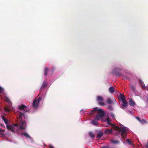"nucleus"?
<instances>
[{"mask_svg":"<svg viewBox=\"0 0 148 148\" xmlns=\"http://www.w3.org/2000/svg\"><path fill=\"white\" fill-rule=\"evenodd\" d=\"M146 148H148V143H147V145L146 146Z\"/></svg>","mask_w":148,"mask_h":148,"instance_id":"ea45409f","label":"nucleus"},{"mask_svg":"<svg viewBox=\"0 0 148 148\" xmlns=\"http://www.w3.org/2000/svg\"><path fill=\"white\" fill-rule=\"evenodd\" d=\"M21 135L24 136L25 137L28 138H31V137L27 133H24L23 134H22Z\"/></svg>","mask_w":148,"mask_h":148,"instance_id":"6ab92c4d","label":"nucleus"},{"mask_svg":"<svg viewBox=\"0 0 148 148\" xmlns=\"http://www.w3.org/2000/svg\"><path fill=\"white\" fill-rule=\"evenodd\" d=\"M128 105L127 102L126 100L122 101V108L123 109L125 108H126Z\"/></svg>","mask_w":148,"mask_h":148,"instance_id":"0eeeda50","label":"nucleus"},{"mask_svg":"<svg viewBox=\"0 0 148 148\" xmlns=\"http://www.w3.org/2000/svg\"><path fill=\"white\" fill-rule=\"evenodd\" d=\"M97 121L95 119L92 120L91 121V123L94 125H98V123Z\"/></svg>","mask_w":148,"mask_h":148,"instance_id":"2eb2a0df","label":"nucleus"},{"mask_svg":"<svg viewBox=\"0 0 148 148\" xmlns=\"http://www.w3.org/2000/svg\"><path fill=\"white\" fill-rule=\"evenodd\" d=\"M6 127L8 129L14 132V130L13 129L14 127L13 126L11 125H7Z\"/></svg>","mask_w":148,"mask_h":148,"instance_id":"1a4fd4ad","label":"nucleus"},{"mask_svg":"<svg viewBox=\"0 0 148 148\" xmlns=\"http://www.w3.org/2000/svg\"><path fill=\"white\" fill-rule=\"evenodd\" d=\"M113 101H116L115 99L114 98H113Z\"/></svg>","mask_w":148,"mask_h":148,"instance_id":"79ce46f5","label":"nucleus"},{"mask_svg":"<svg viewBox=\"0 0 148 148\" xmlns=\"http://www.w3.org/2000/svg\"><path fill=\"white\" fill-rule=\"evenodd\" d=\"M101 117L100 116L98 115V114L96 115L95 117V119L96 120L98 121L101 118Z\"/></svg>","mask_w":148,"mask_h":148,"instance_id":"412c9836","label":"nucleus"},{"mask_svg":"<svg viewBox=\"0 0 148 148\" xmlns=\"http://www.w3.org/2000/svg\"><path fill=\"white\" fill-rule=\"evenodd\" d=\"M26 106L22 104L18 107V109L20 110H23L26 108Z\"/></svg>","mask_w":148,"mask_h":148,"instance_id":"ddd939ff","label":"nucleus"},{"mask_svg":"<svg viewBox=\"0 0 148 148\" xmlns=\"http://www.w3.org/2000/svg\"><path fill=\"white\" fill-rule=\"evenodd\" d=\"M4 109L5 111L6 112H9V110H8V108H5Z\"/></svg>","mask_w":148,"mask_h":148,"instance_id":"c9c22d12","label":"nucleus"},{"mask_svg":"<svg viewBox=\"0 0 148 148\" xmlns=\"http://www.w3.org/2000/svg\"><path fill=\"white\" fill-rule=\"evenodd\" d=\"M111 116L112 117H114V114H111Z\"/></svg>","mask_w":148,"mask_h":148,"instance_id":"37998d69","label":"nucleus"},{"mask_svg":"<svg viewBox=\"0 0 148 148\" xmlns=\"http://www.w3.org/2000/svg\"><path fill=\"white\" fill-rule=\"evenodd\" d=\"M102 148H108V147L107 146H105V147H103Z\"/></svg>","mask_w":148,"mask_h":148,"instance_id":"a19ab883","label":"nucleus"},{"mask_svg":"<svg viewBox=\"0 0 148 148\" xmlns=\"http://www.w3.org/2000/svg\"><path fill=\"white\" fill-rule=\"evenodd\" d=\"M39 103L38 102V100L35 99L33 101V106L34 108L36 109L38 107Z\"/></svg>","mask_w":148,"mask_h":148,"instance_id":"7ed1b4c3","label":"nucleus"},{"mask_svg":"<svg viewBox=\"0 0 148 148\" xmlns=\"http://www.w3.org/2000/svg\"><path fill=\"white\" fill-rule=\"evenodd\" d=\"M4 91V89L0 86V93H2Z\"/></svg>","mask_w":148,"mask_h":148,"instance_id":"7c9ffc66","label":"nucleus"},{"mask_svg":"<svg viewBox=\"0 0 148 148\" xmlns=\"http://www.w3.org/2000/svg\"><path fill=\"white\" fill-rule=\"evenodd\" d=\"M13 125H14L15 126H18V125L16 124H14Z\"/></svg>","mask_w":148,"mask_h":148,"instance_id":"58836bf2","label":"nucleus"},{"mask_svg":"<svg viewBox=\"0 0 148 148\" xmlns=\"http://www.w3.org/2000/svg\"><path fill=\"white\" fill-rule=\"evenodd\" d=\"M82 111V110H81L80 112H81Z\"/></svg>","mask_w":148,"mask_h":148,"instance_id":"a18cd8bd","label":"nucleus"},{"mask_svg":"<svg viewBox=\"0 0 148 148\" xmlns=\"http://www.w3.org/2000/svg\"><path fill=\"white\" fill-rule=\"evenodd\" d=\"M107 123L109 125H110V126H112L114 125L110 123V121L109 118H108L107 121Z\"/></svg>","mask_w":148,"mask_h":148,"instance_id":"4be33fe9","label":"nucleus"},{"mask_svg":"<svg viewBox=\"0 0 148 148\" xmlns=\"http://www.w3.org/2000/svg\"><path fill=\"white\" fill-rule=\"evenodd\" d=\"M147 101L148 102V97L147 98Z\"/></svg>","mask_w":148,"mask_h":148,"instance_id":"c03bdc74","label":"nucleus"},{"mask_svg":"<svg viewBox=\"0 0 148 148\" xmlns=\"http://www.w3.org/2000/svg\"><path fill=\"white\" fill-rule=\"evenodd\" d=\"M47 82H44L41 86V88H44L47 86Z\"/></svg>","mask_w":148,"mask_h":148,"instance_id":"4468645a","label":"nucleus"},{"mask_svg":"<svg viewBox=\"0 0 148 148\" xmlns=\"http://www.w3.org/2000/svg\"><path fill=\"white\" fill-rule=\"evenodd\" d=\"M103 133L102 132H99L98 133L97 136V138H100L103 135Z\"/></svg>","mask_w":148,"mask_h":148,"instance_id":"9d476101","label":"nucleus"},{"mask_svg":"<svg viewBox=\"0 0 148 148\" xmlns=\"http://www.w3.org/2000/svg\"><path fill=\"white\" fill-rule=\"evenodd\" d=\"M139 81L140 83V84H141L142 85V86L143 88H144V87H145V84H144V82L140 79Z\"/></svg>","mask_w":148,"mask_h":148,"instance_id":"bb28decb","label":"nucleus"},{"mask_svg":"<svg viewBox=\"0 0 148 148\" xmlns=\"http://www.w3.org/2000/svg\"><path fill=\"white\" fill-rule=\"evenodd\" d=\"M120 97L122 101L125 100V97L123 95L121 94Z\"/></svg>","mask_w":148,"mask_h":148,"instance_id":"393cba45","label":"nucleus"},{"mask_svg":"<svg viewBox=\"0 0 148 148\" xmlns=\"http://www.w3.org/2000/svg\"><path fill=\"white\" fill-rule=\"evenodd\" d=\"M108 108L109 109V110H112V107L111 106H109L108 107Z\"/></svg>","mask_w":148,"mask_h":148,"instance_id":"f704fd0d","label":"nucleus"},{"mask_svg":"<svg viewBox=\"0 0 148 148\" xmlns=\"http://www.w3.org/2000/svg\"><path fill=\"white\" fill-rule=\"evenodd\" d=\"M126 141H127V142L128 144L130 145H132V143L129 139H127Z\"/></svg>","mask_w":148,"mask_h":148,"instance_id":"c85d7f7f","label":"nucleus"},{"mask_svg":"<svg viewBox=\"0 0 148 148\" xmlns=\"http://www.w3.org/2000/svg\"><path fill=\"white\" fill-rule=\"evenodd\" d=\"M112 143L114 144H119L120 142L118 140H114L112 141Z\"/></svg>","mask_w":148,"mask_h":148,"instance_id":"b1692460","label":"nucleus"},{"mask_svg":"<svg viewBox=\"0 0 148 148\" xmlns=\"http://www.w3.org/2000/svg\"><path fill=\"white\" fill-rule=\"evenodd\" d=\"M113 132L112 129H106L104 132V134H110L112 133Z\"/></svg>","mask_w":148,"mask_h":148,"instance_id":"423d86ee","label":"nucleus"},{"mask_svg":"<svg viewBox=\"0 0 148 148\" xmlns=\"http://www.w3.org/2000/svg\"><path fill=\"white\" fill-rule=\"evenodd\" d=\"M136 119L138 120L139 122L140 121V118L138 116H136Z\"/></svg>","mask_w":148,"mask_h":148,"instance_id":"72a5a7b5","label":"nucleus"},{"mask_svg":"<svg viewBox=\"0 0 148 148\" xmlns=\"http://www.w3.org/2000/svg\"><path fill=\"white\" fill-rule=\"evenodd\" d=\"M4 132V130H2L1 128H0V132Z\"/></svg>","mask_w":148,"mask_h":148,"instance_id":"e433bc0d","label":"nucleus"},{"mask_svg":"<svg viewBox=\"0 0 148 148\" xmlns=\"http://www.w3.org/2000/svg\"><path fill=\"white\" fill-rule=\"evenodd\" d=\"M130 87L132 91H135L136 88L134 86L132 85H130Z\"/></svg>","mask_w":148,"mask_h":148,"instance_id":"5701e85b","label":"nucleus"},{"mask_svg":"<svg viewBox=\"0 0 148 148\" xmlns=\"http://www.w3.org/2000/svg\"><path fill=\"white\" fill-rule=\"evenodd\" d=\"M2 119L4 121V122L6 125H7L8 123V121L4 117L2 116H1Z\"/></svg>","mask_w":148,"mask_h":148,"instance_id":"f3484780","label":"nucleus"},{"mask_svg":"<svg viewBox=\"0 0 148 148\" xmlns=\"http://www.w3.org/2000/svg\"><path fill=\"white\" fill-rule=\"evenodd\" d=\"M127 132L128 130L126 127H122L120 128V130L119 132V133H121V136L125 141V137L126 136Z\"/></svg>","mask_w":148,"mask_h":148,"instance_id":"f257e3e1","label":"nucleus"},{"mask_svg":"<svg viewBox=\"0 0 148 148\" xmlns=\"http://www.w3.org/2000/svg\"><path fill=\"white\" fill-rule=\"evenodd\" d=\"M140 122L143 124L146 123V121L144 119L140 120Z\"/></svg>","mask_w":148,"mask_h":148,"instance_id":"cd10ccee","label":"nucleus"},{"mask_svg":"<svg viewBox=\"0 0 148 148\" xmlns=\"http://www.w3.org/2000/svg\"><path fill=\"white\" fill-rule=\"evenodd\" d=\"M113 126V128L114 129V130L119 132L120 130V128H119V127H118L116 126L115 125H114L113 126Z\"/></svg>","mask_w":148,"mask_h":148,"instance_id":"aec40b11","label":"nucleus"},{"mask_svg":"<svg viewBox=\"0 0 148 148\" xmlns=\"http://www.w3.org/2000/svg\"><path fill=\"white\" fill-rule=\"evenodd\" d=\"M97 107L95 108L94 109H93L91 111V114L94 113L97 110Z\"/></svg>","mask_w":148,"mask_h":148,"instance_id":"a878e982","label":"nucleus"},{"mask_svg":"<svg viewBox=\"0 0 148 148\" xmlns=\"http://www.w3.org/2000/svg\"><path fill=\"white\" fill-rule=\"evenodd\" d=\"M49 69L47 67H45L44 69V75L45 76H47V73L49 71Z\"/></svg>","mask_w":148,"mask_h":148,"instance_id":"f8f14e48","label":"nucleus"},{"mask_svg":"<svg viewBox=\"0 0 148 148\" xmlns=\"http://www.w3.org/2000/svg\"><path fill=\"white\" fill-rule=\"evenodd\" d=\"M49 148H54V147L52 145H50L49 146Z\"/></svg>","mask_w":148,"mask_h":148,"instance_id":"4c0bfd02","label":"nucleus"},{"mask_svg":"<svg viewBox=\"0 0 148 148\" xmlns=\"http://www.w3.org/2000/svg\"><path fill=\"white\" fill-rule=\"evenodd\" d=\"M23 113L20 112L19 114V117L20 118H22L23 116Z\"/></svg>","mask_w":148,"mask_h":148,"instance_id":"473e14b6","label":"nucleus"},{"mask_svg":"<svg viewBox=\"0 0 148 148\" xmlns=\"http://www.w3.org/2000/svg\"><path fill=\"white\" fill-rule=\"evenodd\" d=\"M109 91L111 93H113L114 91V88L113 86H111L109 88Z\"/></svg>","mask_w":148,"mask_h":148,"instance_id":"9b49d317","label":"nucleus"},{"mask_svg":"<svg viewBox=\"0 0 148 148\" xmlns=\"http://www.w3.org/2000/svg\"><path fill=\"white\" fill-rule=\"evenodd\" d=\"M115 75L117 77H119L122 75L120 73H116L115 74Z\"/></svg>","mask_w":148,"mask_h":148,"instance_id":"c756f323","label":"nucleus"},{"mask_svg":"<svg viewBox=\"0 0 148 148\" xmlns=\"http://www.w3.org/2000/svg\"><path fill=\"white\" fill-rule=\"evenodd\" d=\"M25 121H21V123L19 126L21 130H23V129L25 128Z\"/></svg>","mask_w":148,"mask_h":148,"instance_id":"39448f33","label":"nucleus"},{"mask_svg":"<svg viewBox=\"0 0 148 148\" xmlns=\"http://www.w3.org/2000/svg\"><path fill=\"white\" fill-rule=\"evenodd\" d=\"M38 100V102L39 103L40 101L42 99V97H39L38 99H37Z\"/></svg>","mask_w":148,"mask_h":148,"instance_id":"2f4dec72","label":"nucleus"},{"mask_svg":"<svg viewBox=\"0 0 148 148\" xmlns=\"http://www.w3.org/2000/svg\"><path fill=\"white\" fill-rule=\"evenodd\" d=\"M107 103L109 104H113V102L112 100L110 98H108L106 100Z\"/></svg>","mask_w":148,"mask_h":148,"instance_id":"a211bd4d","label":"nucleus"},{"mask_svg":"<svg viewBox=\"0 0 148 148\" xmlns=\"http://www.w3.org/2000/svg\"><path fill=\"white\" fill-rule=\"evenodd\" d=\"M88 134L89 136L91 138H94L95 137V135L92 132H90L88 133Z\"/></svg>","mask_w":148,"mask_h":148,"instance_id":"dca6fc26","label":"nucleus"},{"mask_svg":"<svg viewBox=\"0 0 148 148\" xmlns=\"http://www.w3.org/2000/svg\"><path fill=\"white\" fill-rule=\"evenodd\" d=\"M129 102L130 106H134L135 105V103L132 99H131L129 101Z\"/></svg>","mask_w":148,"mask_h":148,"instance_id":"6e6552de","label":"nucleus"},{"mask_svg":"<svg viewBox=\"0 0 148 148\" xmlns=\"http://www.w3.org/2000/svg\"><path fill=\"white\" fill-rule=\"evenodd\" d=\"M97 100L99 102V104L100 105L103 106H104L105 105L104 103L102 102L103 101V98L102 97L99 96H97Z\"/></svg>","mask_w":148,"mask_h":148,"instance_id":"f03ea898","label":"nucleus"},{"mask_svg":"<svg viewBox=\"0 0 148 148\" xmlns=\"http://www.w3.org/2000/svg\"><path fill=\"white\" fill-rule=\"evenodd\" d=\"M97 111H98V114L101 117H103L104 116L105 112L103 110L101 109H97Z\"/></svg>","mask_w":148,"mask_h":148,"instance_id":"20e7f679","label":"nucleus"}]
</instances>
